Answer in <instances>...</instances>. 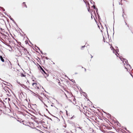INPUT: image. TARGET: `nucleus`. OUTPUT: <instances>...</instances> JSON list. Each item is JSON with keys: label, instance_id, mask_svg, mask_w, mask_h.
Instances as JSON below:
<instances>
[{"label": "nucleus", "instance_id": "a211bd4d", "mask_svg": "<svg viewBox=\"0 0 133 133\" xmlns=\"http://www.w3.org/2000/svg\"><path fill=\"white\" fill-rule=\"evenodd\" d=\"M7 62V61H5V62Z\"/></svg>", "mask_w": 133, "mask_h": 133}, {"label": "nucleus", "instance_id": "ddd939ff", "mask_svg": "<svg viewBox=\"0 0 133 133\" xmlns=\"http://www.w3.org/2000/svg\"><path fill=\"white\" fill-rule=\"evenodd\" d=\"M66 115H68V113H67V111H66Z\"/></svg>", "mask_w": 133, "mask_h": 133}, {"label": "nucleus", "instance_id": "dca6fc26", "mask_svg": "<svg viewBox=\"0 0 133 133\" xmlns=\"http://www.w3.org/2000/svg\"><path fill=\"white\" fill-rule=\"evenodd\" d=\"M84 46H82V48H84Z\"/></svg>", "mask_w": 133, "mask_h": 133}, {"label": "nucleus", "instance_id": "1a4fd4ad", "mask_svg": "<svg viewBox=\"0 0 133 133\" xmlns=\"http://www.w3.org/2000/svg\"><path fill=\"white\" fill-rule=\"evenodd\" d=\"M40 130H38L37 129H36V130H35V132L36 133H37L38 132H39Z\"/></svg>", "mask_w": 133, "mask_h": 133}, {"label": "nucleus", "instance_id": "4468645a", "mask_svg": "<svg viewBox=\"0 0 133 133\" xmlns=\"http://www.w3.org/2000/svg\"><path fill=\"white\" fill-rule=\"evenodd\" d=\"M91 55V58H92V57H93V56H92V55Z\"/></svg>", "mask_w": 133, "mask_h": 133}, {"label": "nucleus", "instance_id": "f3484780", "mask_svg": "<svg viewBox=\"0 0 133 133\" xmlns=\"http://www.w3.org/2000/svg\"><path fill=\"white\" fill-rule=\"evenodd\" d=\"M0 108H1V107H0ZM0 111H1V112L2 111V110H1L0 109Z\"/></svg>", "mask_w": 133, "mask_h": 133}, {"label": "nucleus", "instance_id": "aec40b11", "mask_svg": "<svg viewBox=\"0 0 133 133\" xmlns=\"http://www.w3.org/2000/svg\"><path fill=\"white\" fill-rule=\"evenodd\" d=\"M111 47H112V46H111V47H110V48H111Z\"/></svg>", "mask_w": 133, "mask_h": 133}, {"label": "nucleus", "instance_id": "0eeeda50", "mask_svg": "<svg viewBox=\"0 0 133 133\" xmlns=\"http://www.w3.org/2000/svg\"><path fill=\"white\" fill-rule=\"evenodd\" d=\"M24 51L25 52V53L26 54V55H30L29 52H28L26 50H25V49H24Z\"/></svg>", "mask_w": 133, "mask_h": 133}, {"label": "nucleus", "instance_id": "412c9836", "mask_svg": "<svg viewBox=\"0 0 133 133\" xmlns=\"http://www.w3.org/2000/svg\"><path fill=\"white\" fill-rule=\"evenodd\" d=\"M26 88H28L27 87H26Z\"/></svg>", "mask_w": 133, "mask_h": 133}, {"label": "nucleus", "instance_id": "2eb2a0df", "mask_svg": "<svg viewBox=\"0 0 133 133\" xmlns=\"http://www.w3.org/2000/svg\"><path fill=\"white\" fill-rule=\"evenodd\" d=\"M8 100H9V101H10V98H8Z\"/></svg>", "mask_w": 133, "mask_h": 133}, {"label": "nucleus", "instance_id": "f257e3e1", "mask_svg": "<svg viewBox=\"0 0 133 133\" xmlns=\"http://www.w3.org/2000/svg\"><path fill=\"white\" fill-rule=\"evenodd\" d=\"M31 88L32 89L36 90H38L39 89L38 85L37 83L35 82L32 83V85L31 86Z\"/></svg>", "mask_w": 133, "mask_h": 133}, {"label": "nucleus", "instance_id": "f03ea898", "mask_svg": "<svg viewBox=\"0 0 133 133\" xmlns=\"http://www.w3.org/2000/svg\"><path fill=\"white\" fill-rule=\"evenodd\" d=\"M26 76V75H25L23 73H21V74L20 79L21 81L23 83L26 82L27 80Z\"/></svg>", "mask_w": 133, "mask_h": 133}, {"label": "nucleus", "instance_id": "423d86ee", "mask_svg": "<svg viewBox=\"0 0 133 133\" xmlns=\"http://www.w3.org/2000/svg\"><path fill=\"white\" fill-rule=\"evenodd\" d=\"M4 57H3L2 56H0V59L3 62H5L4 60Z\"/></svg>", "mask_w": 133, "mask_h": 133}, {"label": "nucleus", "instance_id": "6ab92c4d", "mask_svg": "<svg viewBox=\"0 0 133 133\" xmlns=\"http://www.w3.org/2000/svg\"><path fill=\"white\" fill-rule=\"evenodd\" d=\"M85 71H86V69L85 68Z\"/></svg>", "mask_w": 133, "mask_h": 133}, {"label": "nucleus", "instance_id": "6e6552de", "mask_svg": "<svg viewBox=\"0 0 133 133\" xmlns=\"http://www.w3.org/2000/svg\"><path fill=\"white\" fill-rule=\"evenodd\" d=\"M22 4H23V6H24V7H25L26 8H27V6L26 5V4H25V2L23 3Z\"/></svg>", "mask_w": 133, "mask_h": 133}, {"label": "nucleus", "instance_id": "f8f14e48", "mask_svg": "<svg viewBox=\"0 0 133 133\" xmlns=\"http://www.w3.org/2000/svg\"><path fill=\"white\" fill-rule=\"evenodd\" d=\"M78 128L81 129L82 130V127H78Z\"/></svg>", "mask_w": 133, "mask_h": 133}, {"label": "nucleus", "instance_id": "9d476101", "mask_svg": "<svg viewBox=\"0 0 133 133\" xmlns=\"http://www.w3.org/2000/svg\"><path fill=\"white\" fill-rule=\"evenodd\" d=\"M107 128L109 130H111L112 129V128L111 127H107Z\"/></svg>", "mask_w": 133, "mask_h": 133}, {"label": "nucleus", "instance_id": "9b49d317", "mask_svg": "<svg viewBox=\"0 0 133 133\" xmlns=\"http://www.w3.org/2000/svg\"><path fill=\"white\" fill-rule=\"evenodd\" d=\"M8 61L10 63V64L11 65H11L12 64H11V63L10 62V61L9 60H8Z\"/></svg>", "mask_w": 133, "mask_h": 133}, {"label": "nucleus", "instance_id": "39448f33", "mask_svg": "<svg viewBox=\"0 0 133 133\" xmlns=\"http://www.w3.org/2000/svg\"><path fill=\"white\" fill-rule=\"evenodd\" d=\"M10 121L11 122H13L15 121H16V118H14V117H12V118H11L10 119Z\"/></svg>", "mask_w": 133, "mask_h": 133}, {"label": "nucleus", "instance_id": "4be33fe9", "mask_svg": "<svg viewBox=\"0 0 133 133\" xmlns=\"http://www.w3.org/2000/svg\"><path fill=\"white\" fill-rule=\"evenodd\" d=\"M38 126H37V127H38Z\"/></svg>", "mask_w": 133, "mask_h": 133}, {"label": "nucleus", "instance_id": "7ed1b4c3", "mask_svg": "<svg viewBox=\"0 0 133 133\" xmlns=\"http://www.w3.org/2000/svg\"><path fill=\"white\" fill-rule=\"evenodd\" d=\"M123 63L124 64L125 68L127 69L129 67H130V65L127 64V63L126 62V60L125 59H124L123 61Z\"/></svg>", "mask_w": 133, "mask_h": 133}, {"label": "nucleus", "instance_id": "20e7f679", "mask_svg": "<svg viewBox=\"0 0 133 133\" xmlns=\"http://www.w3.org/2000/svg\"><path fill=\"white\" fill-rule=\"evenodd\" d=\"M41 72L44 75L45 77H47L48 76V74L46 73L41 67H40Z\"/></svg>", "mask_w": 133, "mask_h": 133}]
</instances>
